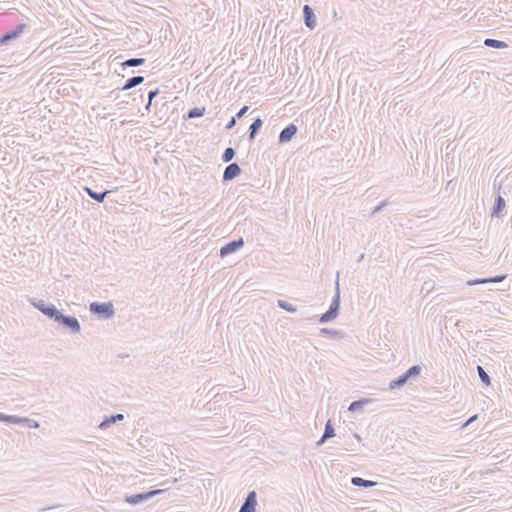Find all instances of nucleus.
Instances as JSON below:
<instances>
[{
	"label": "nucleus",
	"mask_w": 512,
	"mask_h": 512,
	"mask_svg": "<svg viewBox=\"0 0 512 512\" xmlns=\"http://www.w3.org/2000/svg\"><path fill=\"white\" fill-rule=\"evenodd\" d=\"M89 311L100 319H110L115 314L112 302H92L89 305Z\"/></svg>",
	"instance_id": "obj_1"
},
{
	"label": "nucleus",
	"mask_w": 512,
	"mask_h": 512,
	"mask_svg": "<svg viewBox=\"0 0 512 512\" xmlns=\"http://www.w3.org/2000/svg\"><path fill=\"white\" fill-rule=\"evenodd\" d=\"M340 310V291H339V283L336 282V292L335 295L332 298V302L329 306V309L323 313L319 317L320 323H328L330 321H333L335 318H337Z\"/></svg>",
	"instance_id": "obj_2"
},
{
	"label": "nucleus",
	"mask_w": 512,
	"mask_h": 512,
	"mask_svg": "<svg viewBox=\"0 0 512 512\" xmlns=\"http://www.w3.org/2000/svg\"><path fill=\"white\" fill-rule=\"evenodd\" d=\"M421 370H422V368L419 365L411 366L402 375L393 379L389 384V388L391 390H394V389H398V388L404 386L410 379L419 376L421 373Z\"/></svg>",
	"instance_id": "obj_3"
},
{
	"label": "nucleus",
	"mask_w": 512,
	"mask_h": 512,
	"mask_svg": "<svg viewBox=\"0 0 512 512\" xmlns=\"http://www.w3.org/2000/svg\"><path fill=\"white\" fill-rule=\"evenodd\" d=\"M54 322H56L59 326L63 327L64 329L69 330L73 334H78L81 332L80 322L75 316L65 315L61 311H59Z\"/></svg>",
	"instance_id": "obj_4"
},
{
	"label": "nucleus",
	"mask_w": 512,
	"mask_h": 512,
	"mask_svg": "<svg viewBox=\"0 0 512 512\" xmlns=\"http://www.w3.org/2000/svg\"><path fill=\"white\" fill-rule=\"evenodd\" d=\"M28 28L27 24L20 23L11 30L0 35V46L7 45L10 42L18 39L24 31Z\"/></svg>",
	"instance_id": "obj_5"
},
{
	"label": "nucleus",
	"mask_w": 512,
	"mask_h": 512,
	"mask_svg": "<svg viewBox=\"0 0 512 512\" xmlns=\"http://www.w3.org/2000/svg\"><path fill=\"white\" fill-rule=\"evenodd\" d=\"M31 303L37 310L53 321L60 311L54 304L47 303L44 300H33Z\"/></svg>",
	"instance_id": "obj_6"
},
{
	"label": "nucleus",
	"mask_w": 512,
	"mask_h": 512,
	"mask_svg": "<svg viewBox=\"0 0 512 512\" xmlns=\"http://www.w3.org/2000/svg\"><path fill=\"white\" fill-rule=\"evenodd\" d=\"M31 303L37 310L53 321L60 311L54 304L47 303L44 300H33Z\"/></svg>",
	"instance_id": "obj_7"
},
{
	"label": "nucleus",
	"mask_w": 512,
	"mask_h": 512,
	"mask_svg": "<svg viewBox=\"0 0 512 512\" xmlns=\"http://www.w3.org/2000/svg\"><path fill=\"white\" fill-rule=\"evenodd\" d=\"M31 303L37 310L53 321L60 311L54 304L47 303L44 300H33Z\"/></svg>",
	"instance_id": "obj_8"
},
{
	"label": "nucleus",
	"mask_w": 512,
	"mask_h": 512,
	"mask_svg": "<svg viewBox=\"0 0 512 512\" xmlns=\"http://www.w3.org/2000/svg\"><path fill=\"white\" fill-rule=\"evenodd\" d=\"M163 490L156 489V490H150L147 492H141L133 495H128L125 497V502H127L130 505H138L140 503H143L145 501H148L152 497L162 493Z\"/></svg>",
	"instance_id": "obj_9"
},
{
	"label": "nucleus",
	"mask_w": 512,
	"mask_h": 512,
	"mask_svg": "<svg viewBox=\"0 0 512 512\" xmlns=\"http://www.w3.org/2000/svg\"><path fill=\"white\" fill-rule=\"evenodd\" d=\"M244 246V240L242 237H239L238 239H234L232 241H229L224 246L220 248L219 256L221 258H225L226 256L237 252L240 248Z\"/></svg>",
	"instance_id": "obj_10"
},
{
	"label": "nucleus",
	"mask_w": 512,
	"mask_h": 512,
	"mask_svg": "<svg viewBox=\"0 0 512 512\" xmlns=\"http://www.w3.org/2000/svg\"><path fill=\"white\" fill-rule=\"evenodd\" d=\"M298 127L294 123L287 125L279 134L278 142L280 144L288 143L297 134Z\"/></svg>",
	"instance_id": "obj_11"
},
{
	"label": "nucleus",
	"mask_w": 512,
	"mask_h": 512,
	"mask_svg": "<svg viewBox=\"0 0 512 512\" xmlns=\"http://www.w3.org/2000/svg\"><path fill=\"white\" fill-rule=\"evenodd\" d=\"M242 170L240 168V166L238 165V163L236 162H233V163H230L224 170L223 172V176H222V181L225 183V182H229L233 179H235L237 176H239L241 174Z\"/></svg>",
	"instance_id": "obj_12"
},
{
	"label": "nucleus",
	"mask_w": 512,
	"mask_h": 512,
	"mask_svg": "<svg viewBox=\"0 0 512 512\" xmlns=\"http://www.w3.org/2000/svg\"><path fill=\"white\" fill-rule=\"evenodd\" d=\"M257 505V494L255 491H250L247 494V497L240 507L239 512H255V507Z\"/></svg>",
	"instance_id": "obj_13"
},
{
	"label": "nucleus",
	"mask_w": 512,
	"mask_h": 512,
	"mask_svg": "<svg viewBox=\"0 0 512 512\" xmlns=\"http://www.w3.org/2000/svg\"><path fill=\"white\" fill-rule=\"evenodd\" d=\"M506 277H507L506 274H502V275H496V276L488 277V278L471 279V280L467 281V285L474 286V285H479V284L499 283V282H502L503 280H505Z\"/></svg>",
	"instance_id": "obj_14"
},
{
	"label": "nucleus",
	"mask_w": 512,
	"mask_h": 512,
	"mask_svg": "<svg viewBox=\"0 0 512 512\" xmlns=\"http://www.w3.org/2000/svg\"><path fill=\"white\" fill-rule=\"evenodd\" d=\"M303 16L305 25L310 29H314L316 26V16L313 9L309 5H304Z\"/></svg>",
	"instance_id": "obj_15"
},
{
	"label": "nucleus",
	"mask_w": 512,
	"mask_h": 512,
	"mask_svg": "<svg viewBox=\"0 0 512 512\" xmlns=\"http://www.w3.org/2000/svg\"><path fill=\"white\" fill-rule=\"evenodd\" d=\"M122 420H124V415L121 413L105 416L102 422L98 425V428L101 430H105L112 426L113 424Z\"/></svg>",
	"instance_id": "obj_16"
},
{
	"label": "nucleus",
	"mask_w": 512,
	"mask_h": 512,
	"mask_svg": "<svg viewBox=\"0 0 512 512\" xmlns=\"http://www.w3.org/2000/svg\"><path fill=\"white\" fill-rule=\"evenodd\" d=\"M335 436V429L333 427L332 421L328 420L325 424L324 432L321 438L317 441L316 445L321 446L325 443L326 440Z\"/></svg>",
	"instance_id": "obj_17"
},
{
	"label": "nucleus",
	"mask_w": 512,
	"mask_h": 512,
	"mask_svg": "<svg viewBox=\"0 0 512 512\" xmlns=\"http://www.w3.org/2000/svg\"><path fill=\"white\" fill-rule=\"evenodd\" d=\"M505 206H506V203H505L504 198L502 196L498 195L495 198L494 205L492 207V212H491L492 217L499 218L501 216L503 210L505 209Z\"/></svg>",
	"instance_id": "obj_18"
},
{
	"label": "nucleus",
	"mask_w": 512,
	"mask_h": 512,
	"mask_svg": "<svg viewBox=\"0 0 512 512\" xmlns=\"http://www.w3.org/2000/svg\"><path fill=\"white\" fill-rule=\"evenodd\" d=\"M84 190L90 198L97 201L98 203H102L105 200V197L107 196V194L112 192L111 190H104L102 192H96L90 187H85Z\"/></svg>",
	"instance_id": "obj_19"
},
{
	"label": "nucleus",
	"mask_w": 512,
	"mask_h": 512,
	"mask_svg": "<svg viewBox=\"0 0 512 512\" xmlns=\"http://www.w3.org/2000/svg\"><path fill=\"white\" fill-rule=\"evenodd\" d=\"M262 125H263V120L261 118L258 117L256 119H254V121L252 122V124L250 125L249 130H248L249 141H253L255 139V137L258 134V132L260 131Z\"/></svg>",
	"instance_id": "obj_20"
},
{
	"label": "nucleus",
	"mask_w": 512,
	"mask_h": 512,
	"mask_svg": "<svg viewBox=\"0 0 512 512\" xmlns=\"http://www.w3.org/2000/svg\"><path fill=\"white\" fill-rule=\"evenodd\" d=\"M144 82L143 76H133L126 80L125 84L121 88L122 91L130 90Z\"/></svg>",
	"instance_id": "obj_21"
},
{
	"label": "nucleus",
	"mask_w": 512,
	"mask_h": 512,
	"mask_svg": "<svg viewBox=\"0 0 512 512\" xmlns=\"http://www.w3.org/2000/svg\"><path fill=\"white\" fill-rule=\"evenodd\" d=\"M351 484L356 487H362V488H371L377 485V482L366 480L361 477H352L351 478Z\"/></svg>",
	"instance_id": "obj_22"
},
{
	"label": "nucleus",
	"mask_w": 512,
	"mask_h": 512,
	"mask_svg": "<svg viewBox=\"0 0 512 512\" xmlns=\"http://www.w3.org/2000/svg\"><path fill=\"white\" fill-rule=\"evenodd\" d=\"M484 45L494 49H504L508 47L506 42L492 38H486L484 40Z\"/></svg>",
	"instance_id": "obj_23"
},
{
	"label": "nucleus",
	"mask_w": 512,
	"mask_h": 512,
	"mask_svg": "<svg viewBox=\"0 0 512 512\" xmlns=\"http://www.w3.org/2000/svg\"><path fill=\"white\" fill-rule=\"evenodd\" d=\"M371 402V399H359L351 402V404L348 407V411L354 413L360 409H362L365 405Z\"/></svg>",
	"instance_id": "obj_24"
},
{
	"label": "nucleus",
	"mask_w": 512,
	"mask_h": 512,
	"mask_svg": "<svg viewBox=\"0 0 512 512\" xmlns=\"http://www.w3.org/2000/svg\"><path fill=\"white\" fill-rule=\"evenodd\" d=\"M0 421L11 423V424H21L24 423L23 417H19L16 415H6L3 413H0Z\"/></svg>",
	"instance_id": "obj_25"
},
{
	"label": "nucleus",
	"mask_w": 512,
	"mask_h": 512,
	"mask_svg": "<svg viewBox=\"0 0 512 512\" xmlns=\"http://www.w3.org/2000/svg\"><path fill=\"white\" fill-rule=\"evenodd\" d=\"M145 62H146L145 58H129V59L125 60L124 62H122L121 65L125 69V68H128V67L141 66Z\"/></svg>",
	"instance_id": "obj_26"
},
{
	"label": "nucleus",
	"mask_w": 512,
	"mask_h": 512,
	"mask_svg": "<svg viewBox=\"0 0 512 512\" xmlns=\"http://www.w3.org/2000/svg\"><path fill=\"white\" fill-rule=\"evenodd\" d=\"M476 369H477L478 376H479L480 380L482 381V383L485 384L486 386H489L491 384V378L487 374L485 369L481 365H477Z\"/></svg>",
	"instance_id": "obj_27"
},
{
	"label": "nucleus",
	"mask_w": 512,
	"mask_h": 512,
	"mask_svg": "<svg viewBox=\"0 0 512 512\" xmlns=\"http://www.w3.org/2000/svg\"><path fill=\"white\" fill-rule=\"evenodd\" d=\"M235 154L234 148L228 147L224 150L221 159L224 163H228L234 158Z\"/></svg>",
	"instance_id": "obj_28"
},
{
	"label": "nucleus",
	"mask_w": 512,
	"mask_h": 512,
	"mask_svg": "<svg viewBox=\"0 0 512 512\" xmlns=\"http://www.w3.org/2000/svg\"><path fill=\"white\" fill-rule=\"evenodd\" d=\"M277 303H278V306L281 309H283V310H285L287 312L294 313V312L297 311L296 306H294L293 304H291V303H289V302H287L285 300H278Z\"/></svg>",
	"instance_id": "obj_29"
},
{
	"label": "nucleus",
	"mask_w": 512,
	"mask_h": 512,
	"mask_svg": "<svg viewBox=\"0 0 512 512\" xmlns=\"http://www.w3.org/2000/svg\"><path fill=\"white\" fill-rule=\"evenodd\" d=\"M204 112H205L204 107H202V108L194 107L188 111L187 117L188 118H198V117L203 116Z\"/></svg>",
	"instance_id": "obj_30"
},
{
	"label": "nucleus",
	"mask_w": 512,
	"mask_h": 512,
	"mask_svg": "<svg viewBox=\"0 0 512 512\" xmlns=\"http://www.w3.org/2000/svg\"><path fill=\"white\" fill-rule=\"evenodd\" d=\"M341 333L337 330L329 329V328H321L320 335L321 336H329L331 338L338 337Z\"/></svg>",
	"instance_id": "obj_31"
},
{
	"label": "nucleus",
	"mask_w": 512,
	"mask_h": 512,
	"mask_svg": "<svg viewBox=\"0 0 512 512\" xmlns=\"http://www.w3.org/2000/svg\"><path fill=\"white\" fill-rule=\"evenodd\" d=\"M24 423H21L22 425L28 427V428H38L39 427V423L35 420H32V419H29V418H24Z\"/></svg>",
	"instance_id": "obj_32"
},
{
	"label": "nucleus",
	"mask_w": 512,
	"mask_h": 512,
	"mask_svg": "<svg viewBox=\"0 0 512 512\" xmlns=\"http://www.w3.org/2000/svg\"><path fill=\"white\" fill-rule=\"evenodd\" d=\"M388 205V201L387 200H383L382 202H380L379 205H377L373 210H372V213L371 215L374 216L376 215L377 213L381 212L382 209L384 207H386Z\"/></svg>",
	"instance_id": "obj_33"
},
{
	"label": "nucleus",
	"mask_w": 512,
	"mask_h": 512,
	"mask_svg": "<svg viewBox=\"0 0 512 512\" xmlns=\"http://www.w3.org/2000/svg\"><path fill=\"white\" fill-rule=\"evenodd\" d=\"M159 94V89L150 90L148 92V101L152 102L153 99Z\"/></svg>",
	"instance_id": "obj_34"
},
{
	"label": "nucleus",
	"mask_w": 512,
	"mask_h": 512,
	"mask_svg": "<svg viewBox=\"0 0 512 512\" xmlns=\"http://www.w3.org/2000/svg\"><path fill=\"white\" fill-rule=\"evenodd\" d=\"M248 110H249V106H243V107L238 111V113L236 114V116H235V117H236L237 119L242 118Z\"/></svg>",
	"instance_id": "obj_35"
},
{
	"label": "nucleus",
	"mask_w": 512,
	"mask_h": 512,
	"mask_svg": "<svg viewBox=\"0 0 512 512\" xmlns=\"http://www.w3.org/2000/svg\"><path fill=\"white\" fill-rule=\"evenodd\" d=\"M236 119H237V118H236L235 116H234V117H232V118L228 121V123L226 124V127H225V128H226L227 130L232 129V128L236 125Z\"/></svg>",
	"instance_id": "obj_36"
},
{
	"label": "nucleus",
	"mask_w": 512,
	"mask_h": 512,
	"mask_svg": "<svg viewBox=\"0 0 512 512\" xmlns=\"http://www.w3.org/2000/svg\"><path fill=\"white\" fill-rule=\"evenodd\" d=\"M478 418V415L471 416L463 425L464 427L470 425L472 422H474Z\"/></svg>",
	"instance_id": "obj_37"
},
{
	"label": "nucleus",
	"mask_w": 512,
	"mask_h": 512,
	"mask_svg": "<svg viewBox=\"0 0 512 512\" xmlns=\"http://www.w3.org/2000/svg\"><path fill=\"white\" fill-rule=\"evenodd\" d=\"M151 105H152V102H149L145 105V110L150 112V109H151Z\"/></svg>",
	"instance_id": "obj_38"
},
{
	"label": "nucleus",
	"mask_w": 512,
	"mask_h": 512,
	"mask_svg": "<svg viewBox=\"0 0 512 512\" xmlns=\"http://www.w3.org/2000/svg\"><path fill=\"white\" fill-rule=\"evenodd\" d=\"M364 259V254H361L358 258V262H361Z\"/></svg>",
	"instance_id": "obj_39"
},
{
	"label": "nucleus",
	"mask_w": 512,
	"mask_h": 512,
	"mask_svg": "<svg viewBox=\"0 0 512 512\" xmlns=\"http://www.w3.org/2000/svg\"><path fill=\"white\" fill-rule=\"evenodd\" d=\"M354 437H355L358 441H361V437H360L358 434H354Z\"/></svg>",
	"instance_id": "obj_40"
}]
</instances>
